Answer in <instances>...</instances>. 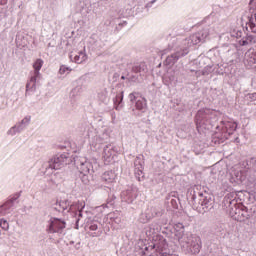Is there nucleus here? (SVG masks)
I'll list each match as a JSON object with an SVG mask.
<instances>
[{
	"label": "nucleus",
	"instance_id": "obj_5",
	"mask_svg": "<svg viewBox=\"0 0 256 256\" xmlns=\"http://www.w3.org/2000/svg\"><path fill=\"white\" fill-rule=\"evenodd\" d=\"M48 163L49 169L58 170L65 167V165H69V163H71V158L69 157V153H58Z\"/></svg>",
	"mask_w": 256,
	"mask_h": 256
},
{
	"label": "nucleus",
	"instance_id": "obj_1",
	"mask_svg": "<svg viewBox=\"0 0 256 256\" xmlns=\"http://www.w3.org/2000/svg\"><path fill=\"white\" fill-rule=\"evenodd\" d=\"M192 205L198 213H208L213 207H215V196L205 190V187L201 185H195L193 187Z\"/></svg>",
	"mask_w": 256,
	"mask_h": 256
},
{
	"label": "nucleus",
	"instance_id": "obj_13",
	"mask_svg": "<svg viewBox=\"0 0 256 256\" xmlns=\"http://www.w3.org/2000/svg\"><path fill=\"white\" fill-rule=\"evenodd\" d=\"M138 195H139V189H137V187L135 186H132L121 193V199L125 203H133V201L137 199Z\"/></svg>",
	"mask_w": 256,
	"mask_h": 256
},
{
	"label": "nucleus",
	"instance_id": "obj_4",
	"mask_svg": "<svg viewBox=\"0 0 256 256\" xmlns=\"http://www.w3.org/2000/svg\"><path fill=\"white\" fill-rule=\"evenodd\" d=\"M127 78L130 83H139V77L147 73V64L145 62L135 63L128 67Z\"/></svg>",
	"mask_w": 256,
	"mask_h": 256
},
{
	"label": "nucleus",
	"instance_id": "obj_7",
	"mask_svg": "<svg viewBox=\"0 0 256 256\" xmlns=\"http://www.w3.org/2000/svg\"><path fill=\"white\" fill-rule=\"evenodd\" d=\"M67 223L59 218H52L48 222V226L46 228L47 233H57L58 235L63 234V231H65Z\"/></svg>",
	"mask_w": 256,
	"mask_h": 256
},
{
	"label": "nucleus",
	"instance_id": "obj_17",
	"mask_svg": "<svg viewBox=\"0 0 256 256\" xmlns=\"http://www.w3.org/2000/svg\"><path fill=\"white\" fill-rule=\"evenodd\" d=\"M102 155L105 161H109V159H113V157H115V146L113 144L104 145Z\"/></svg>",
	"mask_w": 256,
	"mask_h": 256
},
{
	"label": "nucleus",
	"instance_id": "obj_46",
	"mask_svg": "<svg viewBox=\"0 0 256 256\" xmlns=\"http://www.w3.org/2000/svg\"><path fill=\"white\" fill-rule=\"evenodd\" d=\"M252 63H256L255 59L251 60Z\"/></svg>",
	"mask_w": 256,
	"mask_h": 256
},
{
	"label": "nucleus",
	"instance_id": "obj_35",
	"mask_svg": "<svg viewBox=\"0 0 256 256\" xmlns=\"http://www.w3.org/2000/svg\"><path fill=\"white\" fill-rule=\"evenodd\" d=\"M20 123L23 127H27V125L31 123V116H26L24 119L21 120Z\"/></svg>",
	"mask_w": 256,
	"mask_h": 256
},
{
	"label": "nucleus",
	"instance_id": "obj_21",
	"mask_svg": "<svg viewBox=\"0 0 256 256\" xmlns=\"http://www.w3.org/2000/svg\"><path fill=\"white\" fill-rule=\"evenodd\" d=\"M73 205H79V208L70 210L72 213H78V218L76 219V229H79V221H81V217H83V209H85V203H73Z\"/></svg>",
	"mask_w": 256,
	"mask_h": 256
},
{
	"label": "nucleus",
	"instance_id": "obj_41",
	"mask_svg": "<svg viewBox=\"0 0 256 256\" xmlns=\"http://www.w3.org/2000/svg\"><path fill=\"white\" fill-rule=\"evenodd\" d=\"M150 231L152 234H155V233H159V230H155V228H153V226L150 227Z\"/></svg>",
	"mask_w": 256,
	"mask_h": 256
},
{
	"label": "nucleus",
	"instance_id": "obj_14",
	"mask_svg": "<svg viewBox=\"0 0 256 256\" xmlns=\"http://www.w3.org/2000/svg\"><path fill=\"white\" fill-rule=\"evenodd\" d=\"M19 197H21V192L14 194L8 201H6L2 206H0V215H9V213H11L13 203H15V201H17Z\"/></svg>",
	"mask_w": 256,
	"mask_h": 256
},
{
	"label": "nucleus",
	"instance_id": "obj_29",
	"mask_svg": "<svg viewBox=\"0 0 256 256\" xmlns=\"http://www.w3.org/2000/svg\"><path fill=\"white\" fill-rule=\"evenodd\" d=\"M152 217H163V214L165 213V209L156 206L151 208Z\"/></svg>",
	"mask_w": 256,
	"mask_h": 256
},
{
	"label": "nucleus",
	"instance_id": "obj_32",
	"mask_svg": "<svg viewBox=\"0 0 256 256\" xmlns=\"http://www.w3.org/2000/svg\"><path fill=\"white\" fill-rule=\"evenodd\" d=\"M170 204L173 209H179V198H172Z\"/></svg>",
	"mask_w": 256,
	"mask_h": 256
},
{
	"label": "nucleus",
	"instance_id": "obj_15",
	"mask_svg": "<svg viewBox=\"0 0 256 256\" xmlns=\"http://www.w3.org/2000/svg\"><path fill=\"white\" fill-rule=\"evenodd\" d=\"M190 250L194 255H197L201 251V237L197 235H191L188 241Z\"/></svg>",
	"mask_w": 256,
	"mask_h": 256
},
{
	"label": "nucleus",
	"instance_id": "obj_40",
	"mask_svg": "<svg viewBox=\"0 0 256 256\" xmlns=\"http://www.w3.org/2000/svg\"><path fill=\"white\" fill-rule=\"evenodd\" d=\"M89 229L90 231H97V229H99V226H97V224L95 223H92L90 224Z\"/></svg>",
	"mask_w": 256,
	"mask_h": 256
},
{
	"label": "nucleus",
	"instance_id": "obj_43",
	"mask_svg": "<svg viewBox=\"0 0 256 256\" xmlns=\"http://www.w3.org/2000/svg\"><path fill=\"white\" fill-rule=\"evenodd\" d=\"M250 99H252L253 101H256V93L250 94Z\"/></svg>",
	"mask_w": 256,
	"mask_h": 256
},
{
	"label": "nucleus",
	"instance_id": "obj_33",
	"mask_svg": "<svg viewBox=\"0 0 256 256\" xmlns=\"http://www.w3.org/2000/svg\"><path fill=\"white\" fill-rule=\"evenodd\" d=\"M89 175L91 174H80L79 177L82 180V183H84V185L89 184Z\"/></svg>",
	"mask_w": 256,
	"mask_h": 256
},
{
	"label": "nucleus",
	"instance_id": "obj_10",
	"mask_svg": "<svg viewBox=\"0 0 256 256\" xmlns=\"http://www.w3.org/2000/svg\"><path fill=\"white\" fill-rule=\"evenodd\" d=\"M185 55H189V48L183 47L178 48L173 54L168 56L165 60L166 65H175L179 61V59L185 57Z\"/></svg>",
	"mask_w": 256,
	"mask_h": 256
},
{
	"label": "nucleus",
	"instance_id": "obj_22",
	"mask_svg": "<svg viewBox=\"0 0 256 256\" xmlns=\"http://www.w3.org/2000/svg\"><path fill=\"white\" fill-rule=\"evenodd\" d=\"M123 93V91L117 93L113 99L114 109H116V111H121V109H123Z\"/></svg>",
	"mask_w": 256,
	"mask_h": 256
},
{
	"label": "nucleus",
	"instance_id": "obj_37",
	"mask_svg": "<svg viewBox=\"0 0 256 256\" xmlns=\"http://www.w3.org/2000/svg\"><path fill=\"white\" fill-rule=\"evenodd\" d=\"M115 199H117V197H115V195H112L110 198H108L107 205H110V207H113L115 205Z\"/></svg>",
	"mask_w": 256,
	"mask_h": 256
},
{
	"label": "nucleus",
	"instance_id": "obj_12",
	"mask_svg": "<svg viewBox=\"0 0 256 256\" xmlns=\"http://www.w3.org/2000/svg\"><path fill=\"white\" fill-rule=\"evenodd\" d=\"M211 109L209 108H203L198 110L196 116H195V123L197 127H201L202 125H205L207 121H209V117H211Z\"/></svg>",
	"mask_w": 256,
	"mask_h": 256
},
{
	"label": "nucleus",
	"instance_id": "obj_34",
	"mask_svg": "<svg viewBox=\"0 0 256 256\" xmlns=\"http://www.w3.org/2000/svg\"><path fill=\"white\" fill-rule=\"evenodd\" d=\"M213 71V67L211 66H206L203 68V70L201 71V75H209L211 72Z\"/></svg>",
	"mask_w": 256,
	"mask_h": 256
},
{
	"label": "nucleus",
	"instance_id": "obj_2",
	"mask_svg": "<svg viewBox=\"0 0 256 256\" xmlns=\"http://www.w3.org/2000/svg\"><path fill=\"white\" fill-rule=\"evenodd\" d=\"M225 205H228V207H231V205H234V208L230 211V215H232V218L234 221H239L240 223H243L250 219L251 215L249 214V209L247 206H238L237 207V201L231 200L229 197H225Z\"/></svg>",
	"mask_w": 256,
	"mask_h": 256
},
{
	"label": "nucleus",
	"instance_id": "obj_30",
	"mask_svg": "<svg viewBox=\"0 0 256 256\" xmlns=\"http://www.w3.org/2000/svg\"><path fill=\"white\" fill-rule=\"evenodd\" d=\"M71 71H72V69L65 65H62L59 69L60 75H69V73H71Z\"/></svg>",
	"mask_w": 256,
	"mask_h": 256
},
{
	"label": "nucleus",
	"instance_id": "obj_16",
	"mask_svg": "<svg viewBox=\"0 0 256 256\" xmlns=\"http://www.w3.org/2000/svg\"><path fill=\"white\" fill-rule=\"evenodd\" d=\"M134 174L136 179L141 181V178H143V160H141V157H136L134 160Z\"/></svg>",
	"mask_w": 256,
	"mask_h": 256
},
{
	"label": "nucleus",
	"instance_id": "obj_47",
	"mask_svg": "<svg viewBox=\"0 0 256 256\" xmlns=\"http://www.w3.org/2000/svg\"><path fill=\"white\" fill-rule=\"evenodd\" d=\"M73 243H75V242L71 241V242H70V245H73Z\"/></svg>",
	"mask_w": 256,
	"mask_h": 256
},
{
	"label": "nucleus",
	"instance_id": "obj_19",
	"mask_svg": "<svg viewBox=\"0 0 256 256\" xmlns=\"http://www.w3.org/2000/svg\"><path fill=\"white\" fill-rule=\"evenodd\" d=\"M223 131L225 133L224 137L227 139L237 131V124L235 122H226Z\"/></svg>",
	"mask_w": 256,
	"mask_h": 256
},
{
	"label": "nucleus",
	"instance_id": "obj_31",
	"mask_svg": "<svg viewBox=\"0 0 256 256\" xmlns=\"http://www.w3.org/2000/svg\"><path fill=\"white\" fill-rule=\"evenodd\" d=\"M0 229H2V231H9V222H7V220H5V219H1L0 220Z\"/></svg>",
	"mask_w": 256,
	"mask_h": 256
},
{
	"label": "nucleus",
	"instance_id": "obj_36",
	"mask_svg": "<svg viewBox=\"0 0 256 256\" xmlns=\"http://www.w3.org/2000/svg\"><path fill=\"white\" fill-rule=\"evenodd\" d=\"M137 95H139L137 92H132L129 94L128 98L131 103H134V101L137 102Z\"/></svg>",
	"mask_w": 256,
	"mask_h": 256
},
{
	"label": "nucleus",
	"instance_id": "obj_18",
	"mask_svg": "<svg viewBox=\"0 0 256 256\" xmlns=\"http://www.w3.org/2000/svg\"><path fill=\"white\" fill-rule=\"evenodd\" d=\"M239 45H241V47H246L247 45L256 47V35H246L239 41Z\"/></svg>",
	"mask_w": 256,
	"mask_h": 256
},
{
	"label": "nucleus",
	"instance_id": "obj_6",
	"mask_svg": "<svg viewBox=\"0 0 256 256\" xmlns=\"http://www.w3.org/2000/svg\"><path fill=\"white\" fill-rule=\"evenodd\" d=\"M51 209L57 213H65V211L71 213V211L74 209H79V204H71L69 200H57L54 204H52Z\"/></svg>",
	"mask_w": 256,
	"mask_h": 256
},
{
	"label": "nucleus",
	"instance_id": "obj_45",
	"mask_svg": "<svg viewBox=\"0 0 256 256\" xmlns=\"http://www.w3.org/2000/svg\"><path fill=\"white\" fill-rule=\"evenodd\" d=\"M121 79H122L123 81H125V79H127V77H125V75H122V76H121Z\"/></svg>",
	"mask_w": 256,
	"mask_h": 256
},
{
	"label": "nucleus",
	"instance_id": "obj_8",
	"mask_svg": "<svg viewBox=\"0 0 256 256\" xmlns=\"http://www.w3.org/2000/svg\"><path fill=\"white\" fill-rule=\"evenodd\" d=\"M246 25L251 33H256V0H250Z\"/></svg>",
	"mask_w": 256,
	"mask_h": 256
},
{
	"label": "nucleus",
	"instance_id": "obj_28",
	"mask_svg": "<svg viewBox=\"0 0 256 256\" xmlns=\"http://www.w3.org/2000/svg\"><path fill=\"white\" fill-rule=\"evenodd\" d=\"M157 238L159 239V242H156L151 246V249H155V247H157V249H165V247H167V240L163 236H157Z\"/></svg>",
	"mask_w": 256,
	"mask_h": 256
},
{
	"label": "nucleus",
	"instance_id": "obj_23",
	"mask_svg": "<svg viewBox=\"0 0 256 256\" xmlns=\"http://www.w3.org/2000/svg\"><path fill=\"white\" fill-rule=\"evenodd\" d=\"M135 107L137 111L145 113L147 111V100H145V98H140L136 100Z\"/></svg>",
	"mask_w": 256,
	"mask_h": 256
},
{
	"label": "nucleus",
	"instance_id": "obj_44",
	"mask_svg": "<svg viewBox=\"0 0 256 256\" xmlns=\"http://www.w3.org/2000/svg\"><path fill=\"white\" fill-rule=\"evenodd\" d=\"M147 251H149V247L144 248V251H142V255H147Z\"/></svg>",
	"mask_w": 256,
	"mask_h": 256
},
{
	"label": "nucleus",
	"instance_id": "obj_25",
	"mask_svg": "<svg viewBox=\"0 0 256 256\" xmlns=\"http://www.w3.org/2000/svg\"><path fill=\"white\" fill-rule=\"evenodd\" d=\"M71 61H74V63H77L80 65V63H83L84 61H87V54H85L84 51H80L76 56H70Z\"/></svg>",
	"mask_w": 256,
	"mask_h": 256
},
{
	"label": "nucleus",
	"instance_id": "obj_26",
	"mask_svg": "<svg viewBox=\"0 0 256 256\" xmlns=\"http://www.w3.org/2000/svg\"><path fill=\"white\" fill-rule=\"evenodd\" d=\"M24 129L25 126H23L22 123L19 122L8 130L7 135H17V133H21V131H23Z\"/></svg>",
	"mask_w": 256,
	"mask_h": 256
},
{
	"label": "nucleus",
	"instance_id": "obj_11",
	"mask_svg": "<svg viewBox=\"0 0 256 256\" xmlns=\"http://www.w3.org/2000/svg\"><path fill=\"white\" fill-rule=\"evenodd\" d=\"M74 165H76L80 175H91V173H93L91 163L83 161L79 157L74 158Z\"/></svg>",
	"mask_w": 256,
	"mask_h": 256
},
{
	"label": "nucleus",
	"instance_id": "obj_42",
	"mask_svg": "<svg viewBox=\"0 0 256 256\" xmlns=\"http://www.w3.org/2000/svg\"><path fill=\"white\" fill-rule=\"evenodd\" d=\"M74 247L77 250L81 249V242H77Z\"/></svg>",
	"mask_w": 256,
	"mask_h": 256
},
{
	"label": "nucleus",
	"instance_id": "obj_24",
	"mask_svg": "<svg viewBox=\"0 0 256 256\" xmlns=\"http://www.w3.org/2000/svg\"><path fill=\"white\" fill-rule=\"evenodd\" d=\"M115 177H117L115 172L112 170L106 171L102 174V181H104V183H113V181H115Z\"/></svg>",
	"mask_w": 256,
	"mask_h": 256
},
{
	"label": "nucleus",
	"instance_id": "obj_9",
	"mask_svg": "<svg viewBox=\"0 0 256 256\" xmlns=\"http://www.w3.org/2000/svg\"><path fill=\"white\" fill-rule=\"evenodd\" d=\"M209 37V29L205 28L201 31L192 34L187 39L188 47H193V45H199V43H205V40Z\"/></svg>",
	"mask_w": 256,
	"mask_h": 256
},
{
	"label": "nucleus",
	"instance_id": "obj_39",
	"mask_svg": "<svg viewBox=\"0 0 256 256\" xmlns=\"http://www.w3.org/2000/svg\"><path fill=\"white\" fill-rule=\"evenodd\" d=\"M119 77H121V75L119 73L115 72L112 77L113 83L117 82L119 80Z\"/></svg>",
	"mask_w": 256,
	"mask_h": 256
},
{
	"label": "nucleus",
	"instance_id": "obj_27",
	"mask_svg": "<svg viewBox=\"0 0 256 256\" xmlns=\"http://www.w3.org/2000/svg\"><path fill=\"white\" fill-rule=\"evenodd\" d=\"M105 143H109V133L104 132L96 136V145H105Z\"/></svg>",
	"mask_w": 256,
	"mask_h": 256
},
{
	"label": "nucleus",
	"instance_id": "obj_20",
	"mask_svg": "<svg viewBox=\"0 0 256 256\" xmlns=\"http://www.w3.org/2000/svg\"><path fill=\"white\" fill-rule=\"evenodd\" d=\"M242 167L246 169V171H253L256 173V157H252L249 160L242 162Z\"/></svg>",
	"mask_w": 256,
	"mask_h": 256
},
{
	"label": "nucleus",
	"instance_id": "obj_3",
	"mask_svg": "<svg viewBox=\"0 0 256 256\" xmlns=\"http://www.w3.org/2000/svg\"><path fill=\"white\" fill-rule=\"evenodd\" d=\"M41 67H43V60L37 59L33 64L34 73L26 84V95L37 91V83H39V80L41 79V73L39 72L41 71Z\"/></svg>",
	"mask_w": 256,
	"mask_h": 256
},
{
	"label": "nucleus",
	"instance_id": "obj_38",
	"mask_svg": "<svg viewBox=\"0 0 256 256\" xmlns=\"http://www.w3.org/2000/svg\"><path fill=\"white\" fill-rule=\"evenodd\" d=\"M175 230L180 231V233H184L185 232V226L182 223H178L175 226Z\"/></svg>",
	"mask_w": 256,
	"mask_h": 256
}]
</instances>
